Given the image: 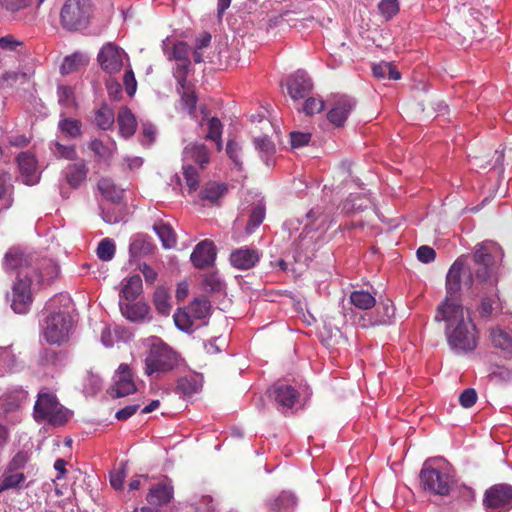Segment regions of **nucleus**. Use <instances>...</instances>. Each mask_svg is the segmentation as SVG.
<instances>
[{
	"mask_svg": "<svg viewBox=\"0 0 512 512\" xmlns=\"http://www.w3.org/2000/svg\"><path fill=\"white\" fill-rule=\"evenodd\" d=\"M466 258L458 257L446 275V297L437 308L436 321L446 322V337L456 354L472 352L478 344L477 329L469 313L461 305L458 294L461 288L470 289L474 284L472 271L466 267Z\"/></svg>",
	"mask_w": 512,
	"mask_h": 512,
	"instance_id": "obj_1",
	"label": "nucleus"
},
{
	"mask_svg": "<svg viewBox=\"0 0 512 512\" xmlns=\"http://www.w3.org/2000/svg\"><path fill=\"white\" fill-rule=\"evenodd\" d=\"M461 257L466 258V267H469L472 271L474 279L472 289H485L493 292L498 283V272L503 259L501 247L493 241L478 243L471 255L473 266L468 264L469 255H462ZM497 299L496 293L484 296L478 307L479 314L482 317H489L492 314Z\"/></svg>",
	"mask_w": 512,
	"mask_h": 512,
	"instance_id": "obj_2",
	"label": "nucleus"
},
{
	"mask_svg": "<svg viewBox=\"0 0 512 512\" xmlns=\"http://www.w3.org/2000/svg\"><path fill=\"white\" fill-rule=\"evenodd\" d=\"M4 268L8 270H17V281L12 287L11 307L14 312L19 314L26 313L32 303L30 286L37 278L38 283H50L54 280L59 268L52 260H45L42 267L36 272L31 269L27 259L22 253L10 250L4 258Z\"/></svg>",
	"mask_w": 512,
	"mask_h": 512,
	"instance_id": "obj_3",
	"label": "nucleus"
},
{
	"mask_svg": "<svg viewBox=\"0 0 512 512\" xmlns=\"http://www.w3.org/2000/svg\"><path fill=\"white\" fill-rule=\"evenodd\" d=\"M71 299L67 294H58L51 298L45 310L48 315L44 319L41 328L44 339L50 344H61L68 339L73 321L68 311Z\"/></svg>",
	"mask_w": 512,
	"mask_h": 512,
	"instance_id": "obj_4",
	"label": "nucleus"
},
{
	"mask_svg": "<svg viewBox=\"0 0 512 512\" xmlns=\"http://www.w3.org/2000/svg\"><path fill=\"white\" fill-rule=\"evenodd\" d=\"M144 346L147 349L144 359L146 375L158 376L176 367L177 354L162 339L155 336L149 337L145 339Z\"/></svg>",
	"mask_w": 512,
	"mask_h": 512,
	"instance_id": "obj_5",
	"label": "nucleus"
},
{
	"mask_svg": "<svg viewBox=\"0 0 512 512\" xmlns=\"http://www.w3.org/2000/svg\"><path fill=\"white\" fill-rule=\"evenodd\" d=\"M70 415V411L59 403L53 392L44 388L38 393L33 412L37 422L45 421L53 426H61L68 421Z\"/></svg>",
	"mask_w": 512,
	"mask_h": 512,
	"instance_id": "obj_6",
	"label": "nucleus"
},
{
	"mask_svg": "<svg viewBox=\"0 0 512 512\" xmlns=\"http://www.w3.org/2000/svg\"><path fill=\"white\" fill-rule=\"evenodd\" d=\"M93 13L91 0H65L60 11L63 29L71 32L86 28Z\"/></svg>",
	"mask_w": 512,
	"mask_h": 512,
	"instance_id": "obj_7",
	"label": "nucleus"
},
{
	"mask_svg": "<svg viewBox=\"0 0 512 512\" xmlns=\"http://www.w3.org/2000/svg\"><path fill=\"white\" fill-rule=\"evenodd\" d=\"M433 462L425 461L420 472L421 484L425 490L433 494L447 496L455 484L454 477L448 469L434 467Z\"/></svg>",
	"mask_w": 512,
	"mask_h": 512,
	"instance_id": "obj_8",
	"label": "nucleus"
},
{
	"mask_svg": "<svg viewBox=\"0 0 512 512\" xmlns=\"http://www.w3.org/2000/svg\"><path fill=\"white\" fill-rule=\"evenodd\" d=\"M210 314V302L205 298L195 299L186 309L174 314V322L181 331L191 333L202 325Z\"/></svg>",
	"mask_w": 512,
	"mask_h": 512,
	"instance_id": "obj_9",
	"label": "nucleus"
},
{
	"mask_svg": "<svg viewBox=\"0 0 512 512\" xmlns=\"http://www.w3.org/2000/svg\"><path fill=\"white\" fill-rule=\"evenodd\" d=\"M97 61L101 69L110 75L119 73L124 67H129L128 54L112 42L102 46L97 55Z\"/></svg>",
	"mask_w": 512,
	"mask_h": 512,
	"instance_id": "obj_10",
	"label": "nucleus"
},
{
	"mask_svg": "<svg viewBox=\"0 0 512 512\" xmlns=\"http://www.w3.org/2000/svg\"><path fill=\"white\" fill-rule=\"evenodd\" d=\"M484 505L488 508L509 510L512 508V486L497 484L489 488L484 495Z\"/></svg>",
	"mask_w": 512,
	"mask_h": 512,
	"instance_id": "obj_11",
	"label": "nucleus"
},
{
	"mask_svg": "<svg viewBox=\"0 0 512 512\" xmlns=\"http://www.w3.org/2000/svg\"><path fill=\"white\" fill-rule=\"evenodd\" d=\"M33 0H0L1 7L5 10V17L10 21L31 22L34 14L27 9Z\"/></svg>",
	"mask_w": 512,
	"mask_h": 512,
	"instance_id": "obj_12",
	"label": "nucleus"
},
{
	"mask_svg": "<svg viewBox=\"0 0 512 512\" xmlns=\"http://www.w3.org/2000/svg\"><path fill=\"white\" fill-rule=\"evenodd\" d=\"M113 388L115 397H125L137 390L133 373L127 364H121L113 377Z\"/></svg>",
	"mask_w": 512,
	"mask_h": 512,
	"instance_id": "obj_13",
	"label": "nucleus"
},
{
	"mask_svg": "<svg viewBox=\"0 0 512 512\" xmlns=\"http://www.w3.org/2000/svg\"><path fill=\"white\" fill-rule=\"evenodd\" d=\"M355 108V101L348 96H341L327 112L328 121L335 127H342Z\"/></svg>",
	"mask_w": 512,
	"mask_h": 512,
	"instance_id": "obj_14",
	"label": "nucleus"
},
{
	"mask_svg": "<svg viewBox=\"0 0 512 512\" xmlns=\"http://www.w3.org/2000/svg\"><path fill=\"white\" fill-rule=\"evenodd\" d=\"M17 162L22 182L29 186L37 184L40 180V172L35 157L28 152H22L18 155Z\"/></svg>",
	"mask_w": 512,
	"mask_h": 512,
	"instance_id": "obj_15",
	"label": "nucleus"
},
{
	"mask_svg": "<svg viewBox=\"0 0 512 512\" xmlns=\"http://www.w3.org/2000/svg\"><path fill=\"white\" fill-rule=\"evenodd\" d=\"M269 392L277 403L278 409L282 411L293 408L298 399V392L291 385L285 383L274 384Z\"/></svg>",
	"mask_w": 512,
	"mask_h": 512,
	"instance_id": "obj_16",
	"label": "nucleus"
},
{
	"mask_svg": "<svg viewBox=\"0 0 512 512\" xmlns=\"http://www.w3.org/2000/svg\"><path fill=\"white\" fill-rule=\"evenodd\" d=\"M313 84L305 71H297L290 76L287 88L293 100L305 98L312 90Z\"/></svg>",
	"mask_w": 512,
	"mask_h": 512,
	"instance_id": "obj_17",
	"label": "nucleus"
},
{
	"mask_svg": "<svg viewBox=\"0 0 512 512\" xmlns=\"http://www.w3.org/2000/svg\"><path fill=\"white\" fill-rule=\"evenodd\" d=\"M193 265L197 268H206L214 264L216 249L212 241L203 240L196 245L191 257Z\"/></svg>",
	"mask_w": 512,
	"mask_h": 512,
	"instance_id": "obj_18",
	"label": "nucleus"
},
{
	"mask_svg": "<svg viewBox=\"0 0 512 512\" xmlns=\"http://www.w3.org/2000/svg\"><path fill=\"white\" fill-rule=\"evenodd\" d=\"M260 257L258 250L244 247L231 253L230 262L233 267L239 270H248L259 262Z\"/></svg>",
	"mask_w": 512,
	"mask_h": 512,
	"instance_id": "obj_19",
	"label": "nucleus"
},
{
	"mask_svg": "<svg viewBox=\"0 0 512 512\" xmlns=\"http://www.w3.org/2000/svg\"><path fill=\"white\" fill-rule=\"evenodd\" d=\"M173 486L169 479L165 478L150 488L147 494V501L153 505H164L170 502L173 497Z\"/></svg>",
	"mask_w": 512,
	"mask_h": 512,
	"instance_id": "obj_20",
	"label": "nucleus"
},
{
	"mask_svg": "<svg viewBox=\"0 0 512 512\" xmlns=\"http://www.w3.org/2000/svg\"><path fill=\"white\" fill-rule=\"evenodd\" d=\"M88 169L84 162L69 164L62 172V176L71 188H78L87 177Z\"/></svg>",
	"mask_w": 512,
	"mask_h": 512,
	"instance_id": "obj_21",
	"label": "nucleus"
},
{
	"mask_svg": "<svg viewBox=\"0 0 512 512\" xmlns=\"http://www.w3.org/2000/svg\"><path fill=\"white\" fill-rule=\"evenodd\" d=\"M25 482L24 473L5 469L0 479V494L7 490H20L25 487Z\"/></svg>",
	"mask_w": 512,
	"mask_h": 512,
	"instance_id": "obj_22",
	"label": "nucleus"
},
{
	"mask_svg": "<svg viewBox=\"0 0 512 512\" xmlns=\"http://www.w3.org/2000/svg\"><path fill=\"white\" fill-rule=\"evenodd\" d=\"M120 310L128 320L137 322L146 318L149 314V307L145 303L119 302Z\"/></svg>",
	"mask_w": 512,
	"mask_h": 512,
	"instance_id": "obj_23",
	"label": "nucleus"
},
{
	"mask_svg": "<svg viewBox=\"0 0 512 512\" xmlns=\"http://www.w3.org/2000/svg\"><path fill=\"white\" fill-rule=\"evenodd\" d=\"M193 161L203 167L209 162V154L204 144H189L183 150V162Z\"/></svg>",
	"mask_w": 512,
	"mask_h": 512,
	"instance_id": "obj_24",
	"label": "nucleus"
},
{
	"mask_svg": "<svg viewBox=\"0 0 512 512\" xmlns=\"http://www.w3.org/2000/svg\"><path fill=\"white\" fill-rule=\"evenodd\" d=\"M490 337L495 348L500 349L505 354H512L511 331L497 327L491 330Z\"/></svg>",
	"mask_w": 512,
	"mask_h": 512,
	"instance_id": "obj_25",
	"label": "nucleus"
},
{
	"mask_svg": "<svg viewBox=\"0 0 512 512\" xmlns=\"http://www.w3.org/2000/svg\"><path fill=\"white\" fill-rule=\"evenodd\" d=\"M142 291V279L139 275H133L123 281L120 297L126 302H134Z\"/></svg>",
	"mask_w": 512,
	"mask_h": 512,
	"instance_id": "obj_26",
	"label": "nucleus"
},
{
	"mask_svg": "<svg viewBox=\"0 0 512 512\" xmlns=\"http://www.w3.org/2000/svg\"><path fill=\"white\" fill-rule=\"evenodd\" d=\"M117 122L120 134L123 137H130L134 134L137 126L136 118L127 107L120 109L117 116Z\"/></svg>",
	"mask_w": 512,
	"mask_h": 512,
	"instance_id": "obj_27",
	"label": "nucleus"
},
{
	"mask_svg": "<svg viewBox=\"0 0 512 512\" xmlns=\"http://www.w3.org/2000/svg\"><path fill=\"white\" fill-rule=\"evenodd\" d=\"M89 148L101 160L108 161L112 158L116 151V143L108 139L106 142L100 139H92L89 143Z\"/></svg>",
	"mask_w": 512,
	"mask_h": 512,
	"instance_id": "obj_28",
	"label": "nucleus"
},
{
	"mask_svg": "<svg viewBox=\"0 0 512 512\" xmlns=\"http://www.w3.org/2000/svg\"><path fill=\"white\" fill-rule=\"evenodd\" d=\"M153 246L143 234H136L131 237L129 252L131 257H140L152 252Z\"/></svg>",
	"mask_w": 512,
	"mask_h": 512,
	"instance_id": "obj_29",
	"label": "nucleus"
},
{
	"mask_svg": "<svg viewBox=\"0 0 512 512\" xmlns=\"http://www.w3.org/2000/svg\"><path fill=\"white\" fill-rule=\"evenodd\" d=\"M98 189L106 199L114 203H117L122 199L124 192V190L118 187L110 178L100 179L98 182Z\"/></svg>",
	"mask_w": 512,
	"mask_h": 512,
	"instance_id": "obj_30",
	"label": "nucleus"
},
{
	"mask_svg": "<svg viewBox=\"0 0 512 512\" xmlns=\"http://www.w3.org/2000/svg\"><path fill=\"white\" fill-rule=\"evenodd\" d=\"M58 130L65 137L75 139L82 135V123L74 118L62 117L58 122Z\"/></svg>",
	"mask_w": 512,
	"mask_h": 512,
	"instance_id": "obj_31",
	"label": "nucleus"
},
{
	"mask_svg": "<svg viewBox=\"0 0 512 512\" xmlns=\"http://www.w3.org/2000/svg\"><path fill=\"white\" fill-rule=\"evenodd\" d=\"M394 314L395 308L391 300L382 301L377 308V315L370 320V324L373 326L388 324L394 317Z\"/></svg>",
	"mask_w": 512,
	"mask_h": 512,
	"instance_id": "obj_32",
	"label": "nucleus"
},
{
	"mask_svg": "<svg viewBox=\"0 0 512 512\" xmlns=\"http://www.w3.org/2000/svg\"><path fill=\"white\" fill-rule=\"evenodd\" d=\"M350 302L358 309L368 310L375 306L376 299L368 291L355 290L350 294Z\"/></svg>",
	"mask_w": 512,
	"mask_h": 512,
	"instance_id": "obj_33",
	"label": "nucleus"
},
{
	"mask_svg": "<svg viewBox=\"0 0 512 512\" xmlns=\"http://www.w3.org/2000/svg\"><path fill=\"white\" fill-rule=\"evenodd\" d=\"M153 229L160 238L164 248L170 249L176 245L175 232L169 224L164 222L154 224Z\"/></svg>",
	"mask_w": 512,
	"mask_h": 512,
	"instance_id": "obj_34",
	"label": "nucleus"
},
{
	"mask_svg": "<svg viewBox=\"0 0 512 512\" xmlns=\"http://www.w3.org/2000/svg\"><path fill=\"white\" fill-rule=\"evenodd\" d=\"M227 188L224 184L210 182L200 192V198L203 201L216 203L226 192Z\"/></svg>",
	"mask_w": 512,
	"mask_h": 512,
	"instance_id": "obj_35",
	"label": "nucleus"
},
{
	"mask_svg": "<svg viewBox=\"0 0 512 512\" xmlns=\"http://www.w3.org/2000/svg\"><path fill=\"white\" fill-rule=\"evenodd\" d=\"M373 75L379 79L398 80L401 74L390 62H380L372 67Z\"/></svg>",
	"mask_w": 512,
	"mask_h": 512,
	"instance_id": "obj_36",
	"label": "nucleus"
},
{
	"mask_svg": "<svg viewBox=\"0 0 512 512\" xmlns=\"http://www.w3.org/2000/svg\"><path fill=\"white\" fill-rule=\"evenodd\" d=\"M264 218L265 206L262 201L259 200L257 203H254L251 208L246 232L251 234L263 222Z\"/></svg>",
	"mask_w": 512,
	"mask_h": 512,
	"instance_id": "obj_37",
	"label": "nucleus"
},
{
	"mask_svg": "<svg viewBox=\"0 0 512 512\" xmlns=\"http://www.w3.org/2000/svg\"><path fill=\"white\" fill-rule=\"evenodd\" d=\"M58 103L66 109L71 110L77 107L75 93L72 87L60 85L57 89Z\"/></svg>",
	"mask_w": 512,
	"mask_h": 512,
	"instance_id": "obj_38",
	"label": "nucleus"
},
{
	"mask_svg": "<svg viewBox=\"0 0 512 512\" xmlns=\"http://www.w3.org/2000/svg\"><path fill=\"white\" fill-rule=\"evenodd\" d=\"M114 112L107 105H103L95 114V122L99 128L106 130L114 124Z\"/></svg>",
	"mask_w": 512,
	"mask_h": 512,
	"instance_id": "obj_39",
	"label": "nucleus"
},
{
	"mask_svg": "<svg viewBox=\"0 0 512 512\" xmlns=\"http://www.w3.org/2000/svg\"><path fill=\"white\" fill-rule=\"evenodd\" d=\"M222 128L223 126L218 118L212 117L208 120V133L206 138L216 143L218 151L222 149Z\"/></svg>",
	"mask_w": 512,
	"mask_h": 512,
	"instance_id": "obj_40",
	"label": "nucleus"
},
{
	"mask_svg": "<svg viewBox=\"0 0 512 512\" xmlns=\"http://www.w3.org/2000/svg\"><path fill=\"white\" fill-rule=\"evenodd\" d=\"M154 304L159 313L168 315L171 305L169 303V295L164 288H157L154 292Z\"/></svg>",
	"mask_w": 512,
	"mask_h": 512,
	"instance_id": "obj_41",
	"label": "nucleus"
},
{
	"mask_svg": "<svg viewBox=\"0 0 512 512\" xmlns=\"http://www.w3.org/2000/svg\"><path fill=\"white\" fill-rule=\"evenodd\" d=\"M15 360V355L9 347L0 346V376L12 370Z\"/></svg>",
	"mask_w": 512,
	"mask_h": 512,
	"instance_id": "obj_42",
	"label": "nucleus"
},
{
	"mask_svg": "<svg viewBox=\"0 0 512 512\" xmlns=\"http://www.w3.org/2000/svg\"><path fill=\"white\" fill-rule=\"evenodd\" d=\"M50 150L54 156L58 158H63L67 160H74L77 157V153L75 151L74 146L72 145H63L59 142H53L50 145Z\"/></svg>",
	"mask_w": 512,
	"mask_h": 512,
	"instance_id": "obj_43",
	"label": "nucleus"
},
{
	"mask_svg": "<svg viewBox=\"0 0 512 512\" xmlns=\"http://www.w3.org/2000/svg\"><path fill=\"white\" fill-rule=\"evenodd\" d=\"M12 190L11 176L9 174H2L0 176V200H4L3 209H8L12 205V198L10 197Z\"/></svg>",
	"mask_w": 512,
	"mask_h": 512,
	"instance_id": "obj_44",
	"label": "nucleus"
},
{
	"mask_svg": "<svg viewBox=\"0 0 512 512\" xmlns=\"http://www.w3.org/2000/svg\"><path fill=\"white\" fill-rule=\"evenodd\" d=\"M115 244L113 240L105 238L100 241L97 247V256L102 261H110L115 255Z\"/></svg>",
	"mask_w": 512,
	"mask_h": 512,
	"instance_id": "obj_45",
	"label": "nucleus"
},
{
	"mask_svg": "<svg viewBox=\"0 0 512 512\" xmlns=\"http://www.w3.org/2000/svg\"><path fill=\"white\" fill-rule=\"evenodd\" d=\"M83 63L84 57L81 54H72L64 58L60 71L63 75L69 74L76 71Z\"/></svg>",
	"mask_w": 512,
	"mask_h": 512,
	"instance_id": "obj_46",
	"label": "nucleus"
},
{
	"mask_svg": "<svg viewBox=\"0 0 512 512\" xmlns=\"http://www.w3.org/2000/svg\"><path fill=\"white\" fill-rule=\"evenodd\" d=\"M181 100L184 108L187 110L188 114L193 116L196 109L197 97L195 93L187 86L184 89H181Z\"/></svg>",
	"mask_w": 512,
	"mask_h": 512,
	"instance_id": "obj_47",
	"label": "nucleus"
},
{
	"mask_svg": "<svg viewBox=\"0 0 512 512\" xmlns=\"http://www.w3.org/2000/svg\"><path fill=\"white\" fill-rule=\"evenodd\" d=\"M183 174L186 180V184L190 191H195L198 187V173L195 167H193L190 163L183 164Z\"/></svg>",
	"mask_w": 512,
	"mask_h": 512,
	"instance_id": "obj_48",
	"label": "nucleus"
},
{
	"mask_svg": "<svg viewBox=\"0 0 512 512\" xmlns=\"http://www.w3.org/2000/svg\"><path fill=\"white\" fill-rule=\"evenodd\" d=\"M381 15L386 19H391L399 11L397 0H382L378 5Z\"/></svg>",
	"mask_w": 512,
	"mask_h": 512,
	"instance_id": "obj_49",
	"label": "nucleus"
},
{
	"mask_svg": "<svg viewBox=\"0 0 512 512\" xmlns=\"http://www.w3.org/2000/svg\"><path fill=\"white\" fill-rule=\"evenodd\" d=\"M256 150L265 154L267 157L273 155L275 152V145L268 136H260L254 139Z\"/></svg>",
	"mask_w": 512,
	"mask_h": 512,
	"instance_id": "obj_50",
	"label": "nucleus"
},
{
	"mask_svg": "<svg viewBox=\"0 0 512 512\" xmlns=\"http://www.w3.org/2000/svg\"><path fill=\"white\" fill-rule=\"evenodd\" d=\"M324 109V102L320 98L309 97L303 105V112L306 115L320 113Z\"/></svg>",
	"mask_w": 512,
	"mask_h": 512,
	"instance_id": "obj_51",
	"label": "nucleus"
},
{
	"mask_svg": "<svg viewBox=\"0 0 512 512\" xmlns=\"http://www.w3.org/2000/svg\"><path fill=\"white\" fill-rule=\"evenodd\" d=\"M188 67L189 61H181L177 63L176 67L173 70V75L181 89H184L186 86Z\"/></svg>",
	"mask_w": 512,
	"mask_h": 512,
	"instance_id": "obj_52",
	"label": "nucleus"
},
{
	"mask_svg": "<svg viewBox=\"0 0 512 512\" xmlns=\"http://www.w3.org/2000/svg\"><path fill=\"white\" fill-rule=\"evenodd\" d=\"M189 47L184 42H176L173 44L172 56H169V59L173 58L174 60L181 61H189L188 59Z\"/></svg>",
	"mask_w": 512,
	"mask_h": 512,
	"instance_id": "obj_53",
	"label": "nucleus"
},
{
	"mask_svg": "<svg viewBox=\"0 0 512 512\" xmlns=\"http://www.w3.org/2000/svg\"><path fill=\"white\" fill-rule=\"evenodd\" d=\"M203 285L207 291H220L222 288V281L218 274L209 273L204 277Z\"/></svg>",
	"mask_w": 512,
	"mask_h": 512,
	"instance_id": "obj_54",
	"label": "nucleus"
},
{
	"mask_svg": "<svg viewBox=\"0 0 512 512\" xmlns=\"http://www.w3.org/2000/svg\"><path fill=\"white\" fill-rule=\"evenodd\" d=\"M125 477H126V464L121 463L120 469L116 472L111 473V475H110L111 486L116 490L122 489Z\"/></svg>",
	"mask_w": 512,
	"mask_h": 512,
	"instance_id": "obj_55",
	"label": "nucleus"
},
{
	"mask_svg": "<svg viewBox=\"0 0 512 512\" xmlns=\"http://www.w3.org/2000/svg\"><path fill=\"white\" fill-rule=\"evenodd\" d=\"M128 68L129 69H127L125 71V74L123 77V83H124L127 94L130 97H132L136 93L137 81L135 79L134 72L132 71L130 66Z\"/></svg>",
	"mask_w": 512,
	"mask_h": 512,
	"instance_id": "obj_56",
	"label": "nucleus"
},
{
	"mask_svg": "<svg viewBox=\"0 0 512 512\" xmlns=\"http://www.w3.org/2000/svg\"><path fill=\"white\" fill-rule=\"evenodd\" d=\"M296 504L295 496L290 492H283L275 501V507L278 509H289Z\"/></svg>",
	"mask_w": 512,
	"mask_h": 512,
	"instance_id": "obj_57",
	"label": "nucleus"
},
{
	"mask_svg": "<svg viewBox=\"0 0 512 512\" xmlns=\"http://www.w3.org/2000/svg\"><path fill=\"white\" fill-rule=\"evenodd\" d=\"M290 139L292 148H301L309 143L311 134L304 132H291Z\"/></svg>",
	"mask_w": 512,
	"mask_h": 512,
	"instance_id": "obj_58",
	"label": "nucleus"
},
{
	"mask_svg": "<svg viewBox=\"0 0 512 512\" xmlns=\"http://www.w3.org/2000/svg\"><path fill=\"white\" fill-rule=\"evenodd\" d=\"M476 400L477 393L472 388L465 389L459 396V402L464 408L472 407L476 403Z\"/></svg>",
	"mask_w": 512,
	"mask_h": 512,
	"instance_id": "obj_59",
	"label": "nucleus"
},
{
	"mask_svg": "<svg viewBox=\"0 0 512 512\" xmlns=\"http://www.w3.org/2000/svg\"><path fill=\"white\" fill-rule=\"evenodd\" d=\"M58 361V355L56 351L52 349H45L40 355V362L42 365L49 367L55 366Z\"/></svg>",
	"mask_w": 512,
	"mask_h": 512,
	"instance_id": "obj_60",
	"label": "nucleus"
},
{
	"mask_svg": "<svg viewBox=\"0 0 512 512\" xmlns=\"http://www.w3.org/2000/svg\"><path fill=\"white\" fill-rule=\"evenodd\" d=\"M417 258L422 263H430L435 259V251L429 246H420L417 250Z\"/></svg>",
	"mask_w": 512,
	"mask_h": 512,
	"instance_id": "obj_61",
	"label": "nucleus"
},
{
	"mask_svg": "<svg viewBox=\"0 0 512 512\" xmlns=\"http://www.w3.org/2000/svg\"><path fill=\"white\" fill-rule=\"evenodd\" d=\"M27 460H28V458L25 453H22V452L17 453L13 457V459L9 462L6 469L11 470V471H17L18 469H21L25 466Z\"/></svg>",
	"mask_w": 512,
	"mask_h": 512,
	"instance_id": "obj_62",
	"label": "nucleus"
},
{
	"mask_svg": "<svg viewBox=\"0 0 512 512\" xmlns=\"http://www.w3.org/2000/svg\"><path fill=\"white\" fill-rule=\"evenodd\" d=\"M22 43L13 36L7 35L0 38V48L3 50L16 51Z\"/></svg>",
	"mask_w": 512,
	"mask_h": 512,
	"instance_id": "obj_63",
	"label": "nucleus"
},
{
	"mask_svg": "<svg viewBox=\"0 0 512 512\" xmlns=\"http://www.w3.org/2000/svg\"><path fill=\"white\" fill-rule=\"evenodd\" d=\"M240 150L241 149L239 145L235 141H228L226 146V152L236 165H240Z\"/></svg>",
	"mask_w": 512,
	"mask_h": 512,
	"instance_id": "obj_64",
	"label": "nucleus"
}]
</instances>
